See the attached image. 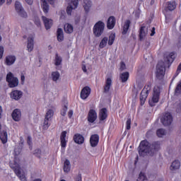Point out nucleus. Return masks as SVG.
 <instances>
[{
  "mask_svg": "<svg viewBox=\"0 0 181 181\" xmlns=\"http://www.w3.org/2000/svg\"><path fill=\"white\" fill-rule=\"evenodd\" d=\"M148 35V28H146L145 26H143L140 28L139 30V37L140 40H142L145 36Z\"/></svg>",
  "mask_w": 181,
  "mask_h": 181,
  "instance_id": "5701e85b",
  "label": "nucleus"
},
{
  "mask_svg": "<svg viewBox=\"0 0 181 181\" xmlns=\"http://www.w3.org/2000/svg\"><path fill=\"white\" fill-rule=\"evenodd\" d=\"M49 121H50V119H45L44 121V128H45L47 129V128H49Z\"/></svg>",
  "mask_w": 181,
  "mask_h": 181,
  "instance_id": "49530a36",
  "label": "nucleus"
},
{
  "mask_svg": "<svg viewBox=\"0 0 181 181\" xmlns=\"http://www.w3.org/2000/svg\"><path fill=\"white\" fill-rule=\"evenodd\" d=\"M107 117H108V112L105 108H103L99 113L100 120L104 121L107 119Z\"/></svg>",
  "mask_w": 181,
  "mask_h": 181,
  "instance_id": "aec40b11",
  "label": "nucleus"
},
{
  "mask_svg": "<svg viewBox=\"0 0 181 181\" xmlns=\"http://www.w3.org/2000/svg\"><path fill=\"white\" fill-rule=\"evenodd\" d=\"M74 141L78 145H82V144H84V136L80 134H76L74 136Z\"/></svg>",
  "mask_w": 181,
  "mask_h": 181,
  "instance_id": "dca6fc26",
  "label": "nucleus"
},
{
  "mask_svg": "<svg viewBox=\"0 0 181 181\" xmlns=\"http://www.w3.org/2000/svg\"><path fill=\"white\" fill-rule=\"evenodd\" d=\"M75 23L76 25L80 23V17H76L75 19Z\"/></svg>",
  "mask_w": 181,
  "mask_h": 181,
  "instance_id": "4d7b16f0",
  "label": "nucleus"
},
{
  "mask_svg": "<svg viewBox=\"0 0 181 181\" xmlns=\"http://www.w3.org/2000/svg\"><path fill=\"white\" fill-rule=\"evenodd\" d=\"M25 2H27L28 5H32V4H33V0H25Z\"/></svg>",
  "mask_w": 181,
  "mask_h": 181,
  "instance_id": "052dcab7",
  "label": "nucleus"
},
{
  "mask_svg": "<svg viewBox=\"0 0 181 181\" xmlns=\"http://www.w3.org/2000/svg\"><path fill=\"white\" fill-rule=\"evenodd\" d=\"M173 60H175V54L173 52H171L165 58V62L168 63V64L173 63Z\"/></svg>",
  "mask_w": 181,
  "mask_h": 181,
  "instance_id": "7c9ffc66",
  "label": "nucleus"
},
{
  "mask_svg": "<svg viewBox=\"0 0 181 181\" xmlns=\"http://www.w3.org/2000/svg\"><path fill=\"white\" fill-rule=\"evenodd\" d=\"M42 19L44 22L46 30H49V29L53 26V21L52 19L47 18L45 16H42Z\"/></svg>",
  "mask_w": 181,
  "mask_h": 181,
  "instance_id": "2eb2a0df",
  "label": "nucleus"
},
{
  "mask_svg": "<svg viewBox=\"0 0 181 181\" xmlns=\"http://www.w3.org/2000/svg\"><path fill=\"white\" fill-rule=\"evenodd\" d=\"M15 9L18 15L21 18H28V13L25 11V9L23 8V6H22V4H21V2L16 1Z\"/></svg>",
  "mask_w": 181,
  "mask_h": 181,
  "instance_id": "0eeeda50",
  "label": "nucleus"
},
{
  "mask_svg": "<svg viewBox=\"0 0 181 181\" xmlns=\"http://www.w3.org/2000/svg\"><path fill=\"white\" fill-rule=\"evenodd\" d=\"M76 181H81V175H79Z\"/></svg>",
  "mask_w": 181,
  "mask_h": 181,
  "instance_id": "69168bd1",
  "label": "nucleus"
},
{
  "mask_svg": "<svg viewBox=\"0 0 181 181\" xmlns=\"http://www.w3.org/2000/svg\"><path fill=\"white\" fill-rule=\"evenodd\" d=\"M16 60V57L15 56H8L6 58V63L7 64V66H12V64H13V63H15Z\"/></svg>",
  "mask_w": 181,
  "mask_h": 181,
  "instance_id": "393cba45",
  "label": "nucleus"
},
{
  "mask_svg": "<svg viewBox=\"0 0 181 181\" xmlns=\"http://www.w3.org/2000/svg\"><path fill=\"white\" fill-rule=\"evenodd\" d=\"M62 59L60 56H59V54H56L55 55V66H60L62 64Z\"/></svg>",
  "mask_w": 181,
  "mask_h": 181,
  "instance_id": "a19ab883",
  "label": "nucleus"
},
{
  "mask_svg": "<svg viewBox=\"0 0 181 181\" xmlns=\"http://www.w3.org/2000/svg\"><path fill=\"white\" fill-rule=\"evenodd\" d=\"M48 2L51 4L53 5L54 4V0H48Z\"/></svg>",
  "mask_w": 181,
  "mask_h": 181,
  "instance_id": "338daca9",
  "label": "nucleus"
},
{
  "mask_svg": "<svg viewBox=\"0 0 181 181\" xmlns=\"http://www.w3.org/2000/svg\"><path fill=\"white\" fill-rule=\"evenodd\" d=\"M107 43H108V37H105L102 39V40L99 45V47H100V49H104V47H105V46H107Z\"/></svg>",
  "mask_w": 181,
  "mask_h": 181,
  "instance_id": "e433bc0d",
  "label": "nucleus"
},
{
  "mask_svg": "<svg viewBox=\"0 0 181 181\" xmlns=\"http://www.w3.org/2000/svg\"><path fill=\"white\" fill-rule=\"evenodd\" d=\"M112 84V80H111L110 78H107L105 83L103 93H109L110 89L111 88Z\"/></svg>",
  "mask_w": 181,
  "mask_h": 181,
  "instance_id": "6ab92c4d",
  "label": "nucleus"
},
{
  "mask_svg": "<svg viewBox=\"0 0 181 181\" xmlns=\"http://www.w3.org/2000/svg\"><path fill=\"white\" fill-rule=\"evenodd\" d=\"M180 168V161L179 160H174L170 167V170H177Z\"/></svg>",
  "mask_w": 181,
  "mask_h": 181,
  "instance_id": "412c9836",
  "label": "nucleus"
},
{
  "mask_svg": "<svg viewBox=\"0 0 181 181\" xmlns=\"http://www.w3.org/2000/svg\"><path fill=\"white\" fill-rule=\"evenodd\" d=\"M142 85L141 83H137L136 86H134L133 91L134 93H136V94H138L139 91L140 90H142Z\"/></svg>",
  "mask_w": 181,
  "mask_h": 181,
  "instance_id": "37998d69",
  "label": "nucleus"
},
{
  "mask_svg": "<svg viewBox=\"0 0 181 181\" xmlns=\"http://www.w3.org/2000/svg\"><path fill=\"white\" fill-rule=\"evenodd\" d=\"M177 112H181V102L177 103Z\"/></svg>",
  "mask_w": 181,
  "mask_h": 181,
  "instance_id": "3c124183",
  "label": "nucleus"
},
{
  "mask_svg": "<svg viewBox=\"0 0 181 181\" xmlns=\"http://www.w3.org/2000/svg\"><path fill=\"white\" fill-rule=\"evenodd\" d=\"M180 71H181V63L177 66V71L175 74V77H176L177 76H179V73H180Z\"/></svg>",
  "mask_w": 181,
  "mask_h": 181,
  "instance_id": "09e8293b",
  "label": "nucleus"
},
{
  "mask_svg": "<svg viewBox=\"0 0 181 181\" xmlns=\"http://www.w3.org/2000/svg\"><path fill=\"white\" fill-rule=\"evenodd\" d=\"M66 135H67V132L66 131L62 132L61 134L60 141L62 148H66Z\"/></svg>",
  "mask_w": 181,
  "mask_h": 181,
  "instance_id": "b1692460",
  "label": "nucleus"
},
{
  "mask_svg": "<svg viewBox=\"0 0 181 181\" xmlns=\"http://www.w3.org/2000/svg\"><path fill=\"white\" fill-rule=\"evenodd\" d=\"M64 29V32H66V33H73V30H74L73 25H71L69 23L65 24Z\"/></svg>",
  "mask_w": 181,
  "mask_h": 181,
  "instance_id": "473e14b6",
  "label": "nucleus"
},
{
  "mask_svg": "<svg viewBox=\"0 0 181 181\" xmlns=\"http://www.w3.org/2000/svg\"><path fill=\"white\" fill-rule=\"evenodd\" d=\"M160 95V87H154L153 94L151 100L149 101L151 107H153L154 104L159 102V96Z\"/></svg>",
  "mask_w": 181,
  "mask_h": 181,
  "instance_id": "423d86ee",
  "label": "nucleus"
},
{
  "mask_svg": "<svg viewBox=\"0 0 181 181\" xmlns=\"http://www.w3.org/2000/svg\"><path fill=\"white\" fill-rule=\"evenodd\" d=\"M54 115V112L53 111V110H49L45 115L46 119L51 120Z\"/></svg>",
  "mask_w": 181,
  "mask_h": 181,
  "instance_id": "ea45409f",
  "label": "nucleus"
},
{
  "mask_svg": "<svg viewBox=\"0 0 181 181\" xmlns=\"http://www.w3.org/2000/svg\"><path fill=\"white\" fill-rule=\"evenodd\" d=\"M83 7H84L85 11L86 12H88V11H90V8H91V1L84 0Z\"/></svg>",
  "mask_w": 181,
  "mask_h": 181,
  "instance_id": "c9c22d12",
  "label": "nucleus"
},
{
  "mask_svg": "<svg viewBox=\"0 0 181 181\" xmlns=\"http://www.w3.org/2000/svg\"><path fill=\"white\" fill-rule=\"evenodd\" d=\"M129 78V73L128 72H124L120 76L122 83H125V81H127Z\"/></svg>",
  "mask_w": 181,
  "mask_h": 181,
  "instance_id": "f704fd0d",
  "label": "nucleus"
},
{
  "mask_svg": "<svg viewBox=\"0 0 181 181\" xmlns=\"http://www.w3.org/2000/svg\"><path fill=\"white\" fill-rule=\"evenodd\" d=\"M131 25V21L127 20L124 22V25H123V31L122 35H127L128 32V29H129V25Z\"/></svg>",
  "mask_w": 181,
  "mask_h": 181,
  "instance_id": "c85d7f7f",
  "label": "nucleus"
},
{
  "mask_svg": "<svg viewBox=\"0 0 181 181\" xmlns=\"http://www.w3.org/2000/svg\"><path fill=\"white\" fill-rule=\"evenodd\" d=\"M0 139L2 144H6V142H8V133L5 131H3L0 134Z\"/></svg>",
  "mask_w": 181,
  "mask_h": 181,
  "instance_id": "cd10ccee",
  "label": "nucleus"
},
{
  "mask_svg": "<svg viewBox=\"0 0 181 181\" xmlns=\"http://www.w3.org/2000/svg\"><path fill=\"white\" fill-rule=\"evenodd\" d=\"M6 81L8 83V87L13 88L14 87H18L19 85V80L18 78L13 76L12 72H9L6 76Z\"/></svg>",
  "mask_w": 181,
  "mask_h": 181,
  "instance_id": "39448f33",
  "label": "nucleus"
},
{
  "mask_svg": "<svg viewBox=\"0 0 181 181\" xmlns=\"http://www.w3.org/2000/svg\"><path fill=\"white\" fill-rule=\"evenodd\" d=\"M91 93V88L88 86L84 87L81 92V98L86 100L88 98V95Z\"/></svg>",
  "mask_w": 181,
  "mask_h": 181,
  "instance_id": "f8f14e48",
  "label": "nucleus"
},
{
  "mask_svg": "<svg viewBox=\"0 0 181 181\" xmlns=\"http://www.w3.org/2000/svg\"><path fill=\"white\" fill-rule=\"evenodd\" d=\"M115 22H116L115 17L114 16L109 17L107 21V29H114V27L115 26Z\"/></svg>",
  "mask_w": 181,
  "mask_h": 181,
  "instance_id": "f3484780",
  "label": "nucleus"
},
{
  "mask_svg": "<svg viewBox=\"0 0 181 181\" xmlns=\"http://www.w3.org/2000/svg\"><path fill=\"white\" fill-rule=\"evenodd\" d=\"M4 4H5V0H0V6L4 5Z\"/></svg>",
  "mask_w": 181,
  "mask_h": 181,
  "instance_id": "774afa93",
  "label": "nucleus"
},
{
  "mask_svg": "<svg viewBox=\"0 0 181 181\" xmlns=\"http://www.w3.org/2000/svg\"><path fill=\"white\" fill-rule=\"evenodd\" d=\"M82 70L84 73H87V68H86V65H82Z\"/></svg>",
  "mask_w": 181,
  "mask_h": 181,
  "instance_id": "680f3d73",
  "label": "nucleus"
},
{
  "mask_svg": "<svg viewBox=\"0 0 181 181\" xmlns=\"http://www.w3.org/2000/svg\"><path fill=\"white\" fill-rule=\"evenodd\" d=\"M31 139L32 138H30V136L28 137L27 144H28V145H30L32 144Z\"/></svg>",
  "mask_w": 181,
  "mask_h": 181,
  "instance_id": "13d9d810",
  "label": "nucleus"
},
{
  "mask_svg": "<svg viewBox=\"0 0 181 181\" xmlns=\"http://www.w3.org/2000/svg\"><path fill=\"white\" fill-rule=\"evenodd\" d=\"M167 9L168 11H175L176 9V2L175 1L167 2Z\"/></svg>",
  "mask_w": 181,
  "mask_h": 181,
  "instance_id": "2f4dec72",
  "label": "nucleus"
},
{
  "mask_svg": "<svg viewBox=\"0 0 181 181\" xmlns=\"http://www.w3.org/2000/svg\"><path fill=\"white\" fill-rule=\"evenodd\" d=\"M21 144H20V146H18L14 149V153L16 156L21 154L22 152V145H23V140H22V138H21Z\"/></svg>",
  "mask_w": 181,
  "mask_h": 181,
  "instance_id": "72a5a7b5",
  "label": "nucleus"
},
{
  "mask_svg": "<svg viewBox=\"0 0 181 181\" xmlns=\"http://www.w3.org/2000/svg\"><path fill=\"white\" fill-rule=\"evenodd\" d=\"M4 56V47H0V59H2Z\"/></svg>",
  "mask_w": 181,
  "mask_h": 181,
  "instance_id": "864d4df0",
  "label": "nucleus"
},
{
  "mask_svg": "<svg viewBox=\"0 0 181 181\" xmlns=\"http://www.w3.org/2000/svg\"><path fill=\"white\" fill-rule=\"evenodd\" d=\"M115 40V34H110L108 40L109 46H112Z\"/></svg>",
  "mask_w": 181,
  "mask_h": 181,
  "instance_id": "79ce46f5",
  "label": "nucleus"
},
{
  "mask_svg": "<svg viewBox=\"0 0 181 181\" xmlns=\"http://www.w3.org/2000/svg\"><path fill=\"white\" fill-rule=\"evenodd\" d=\"M95 119H97V112L94 110H90L88 115V121L93 123Z\"/></svg>",
  "mask_w": 181,
  "mask_h": 181,
  "instance_id": "4468645a",
  "label": "nucleus"
},
{
  "mask_svg": "<svg viewBox=\"0 0 181 181\" xmlns=\"http://www.w3.org/2000/svg\"><path fill=\"white\" fill-rule=\"evenodd\" d=\"M52 79L54 81H57V80H59V78H60V73H59L58 71H54L52 73Z\"/></svg>",
  "mask_w": 181,
  "mask_h": 181,
  "instance_id": "4c0bfd02",
  "label": "nucleus"
},
{
  "mask_svg": "<svg viewBox=\"0 0 181 181\" xmlns=\"http://www.w3.org/2000/svg\"><path fill=\"white\" fill-rule=\"evenodd\" d=\"M125 69H126L125 63L121 62L120 63V70H125Z\"/></svg>",
  "mask_w": 181,
  "mask_h": 181,
  "instance_id": "603ef678",
  "label": "nucleus"
},
{
  "mask_svg": "<svg viewBox=\"0 0 181 181\" xmlns=\"http://www.w3.org/2000/svg\"><path fill=\"white\" fill-rule=\"evenodd\" d=\"M68 116L69 118H71V117H73V110H69V112H68Z\"/></svg>",
  "mask_w": 181,
  "mask_h": 181,
  "instance_id": "bf43d9fd",
  "label": "nucleus"
},
{
  "mask_svg": "<svg viewBox=\"0 0 181 181\" xmlns=\"http://www.w3.org/2000/svg\"><path fill=\"white\" fill-rule=\"evenodd\" d=\"M21 81H22V83L25 82V75H23V74L21 75Z\"/></svg>",
  "mask_w": 181,
  "mask_h": 181,
  "instance_id": "0e129e2a",
  "label": "nucleus"
},
{
  "mask_svg": "<svg viewBox=\"0 0 181 181\" xmlns=\"http://www.w3.org/2000/svg\"><path fill=\"white\" fill-rule=\"evenodd\" d=\"M135 15H136V18H139V15H141V10L138 9L137 11H136Z\"/></svg>",
  "mask_w": 181,
  "mask_h": 181,
  "instance_id": "6e6d98bb",
  "label": "nucleus"
},
{
  "mask_svg": "<svg viewBox=\"0 0 181 181\" xmlns=\"http://www.w3.org/2000/svg\"><path fill=\"white\" fill-rule=\"evenodd\" d=\"M155 35V27H153L151 30V36H153Z\"/></svg>",
  "mask_w": 181,
  "mask_h": 181,
  "instance_id": "e2e57ef3",
  "label": "nucleus"
},
{
  "mask_svg": "<svg viewBox=\"0 0 181 181\" xmlns=\"http://www.w3.org/2000/svg\"><path fill=\"white\" fill-rule=\"evenodd\" d=\"M41 6L45 13H47L49 12V4L46 0H41Z\"/></svg>",
  "mask_w": 181,
  "mask_h": 181,
  "instance_id": "c756f323",
  "label": "nucleus"
},
{
  "mask_svg": "<svg viewBox=\"0 0 181 181\" xmlns=\"http://www.w3.org/2000/svg\"><path fill=\"white\" fill-rule=\"evenodd\" d=\"M35 23L37 26H40V20L39 18H35Z\"/></svg>",
  "mask_w": 181,
  "mask_h": 181,
  "instance_id": "5fc2aeb1",
  "label": "nucleus"
},
{
  "mask_svg": "<svg viewBox=\"0 0 181 181\" xmlns=\"http://www.w3.org/2000/svg\"><path fill=\"white\" fill-rule=\"evenodd\" d=\"M34 154L36 155L37 158H40V155L42 154V151L40 149L37 148L35 150Z\"/></svg>",
  "mask_w": 181,
  "mask_h": 181,
  "instance_id": "a18cd8bd",
  "label": "nucleus"
},
{
  "mask_svg": "<svg viewBox=\"0 0 181 181\" xmlns=\"http://www.w3.org/2000/svg\"><path fill=\"white\" fill-rule=\"evenodd\" d=\"M149 91H151V87L149 86H148L146 88H144L141 90L140 94L141 105H144V104H145V102L146 101V98H148Z\"/></svg>",
  "mask_w": 181,
  "mask_h": 181,
  "instance_id": "1a4fd4ad",
  "label": "nucleus"
},
{
  "mask_svg": "<svg viewBox=\"0 0 181 181\" xmlns=\"http://www.w3.org/2000/svg\"><path fill=\"white\" fill-rule=\"evenodd\" d=\"M146 180V176L144 173H140L139 177L137 179L138 181H144Z\"/></svg>",
  "mask_w": 181,
  "mask_h": 181,
  "instance_id": "c03bdc74",
  "label": "nucleus"
},
{
  "mask_svg": "<svg viewBox=\"0 0 181 181\" xmlns=\"http://www.w3.org/2000/svg\"><path fill=\"white\" fill-rule=\"evenodd\" d=\"M10 166L11 169L15 172L16 175L19 177L21 181H26V177L25 174L21 171V167H19V164L14 160V163H10Z\"/></svg>",
  "mask_w": 181,
  "mask_h": 181,
  "instance_id": "20e7f679",
  "label": "nucleus"
},
{
  "mask_svg": "<svg viewBox=\"0 0 181 181\" xmlns=\"http://www.w3.org/2000/svg\"><path fill=\"white\" fill-rule=\"evenodd\" d=\"M139 148V153L140 156H146V155L152 156V155L157 152L158 149H160V143H159V141H156L152 144H150L148 141L144 140L141 141Z\"/></svg>",
  "mask_w": 181,
  "mask_h": 181,
  "instance_id": "f257e3e1",
  "label": "nucleus"
},
{
  "mask_svg": "<svg viewBox=\"0 0 181 181\" xmlns=\"http://www.w3.org/2000/svg\"><path fill=\"white\" fill-rule=\"evenodd\" d=\"M66 112H67V106H64L62 109V110L61 111V115H62V117H64L66 115Z\"/></svg>",
  "mask_w": 181,
  "mask_h": 181,
  "instance_id": "de8ad7c7",
  "label": "nucleus"
},
{
  "mask_svg": "<svg viewBox=\"0 0 181 181\" xmlns=\"http://www.w3.org/2000/svg\"><path fill=\"white\" fill-rule=\"evenodd\" d=\"M156 134L159 138H162V136H165V135H166V130L164 129H159L157 130Z\"/></svg>",
  "mask_w": 181,
  "mask_h": 181,
  "instance_id": "58836bf2",
  "label": "nucleus"
},
{
  "mask_svg": "<svg viewBox=\"0 0 181 181\" xmlns=\"http://www.w3.org/2000/svg\"><path fill=\"white\" fill-rule=\"evenodd\" d=\"M33 46H34L33 37H30L28 38V44H27V49L28 52H32V50H33Z\"/></svg>",
  "mask_w": 181,
  "mask_h": 181,
  "instance_id": "bb28decb",
  "label": "nucleus"
},
{
  "mask_svg": "<svg viewBox=\"0 0 181 181\" xmlns=\"http://www.w3.org/2000/svg\"><path fill=\"white\" fill-rule=\"evenodd\" d=\"M71 169V165L70 164V160H66L64 163L63 170L64 173H69Z\"/></svg>",
  "mask_w": 181,
  "mask_h": 181,
  "instance_id": "4be33fe9",
  "label": "nucleus"
},
{
  "mask_svg": "<svg viewBox=\"0 0 181 181\" xmlns=\"http://www.w3.org/2000/svg\"><path fill=\"white\" fill-rule=\"evenodd\" d=\"M78 5V1H71L69 3V5L66 8V13L68 15H71V11L73 9H76Z\"/></svg>",
  "mask_w": 181,
  "mask_h": 181,
  "instance_id": "9b49d317",
  "label": "nucleus"
},
{
  "mask_svg": "<svg viewBox=\"0 0 181 181\" xmlns=\"http://www.w3.org/2000/svg\"><path fill=\"white\" fill-rule=\"evenodd\" d=\"M172 121H173V117L170 112L165 113L160 119V122L164 127H169L172 124Z\"/></svg>",
  "mask_w": 181,
  "mask_h": 181,
  "instance_id": "6e6552de",
  "label": "nucleus"
},
{
  "mask_svg": "<svg viewBox=\"0 0 181 181\" xmlns=\"http://www.w3.org/2000/svg\"><path fill=\"white\" fill-rule=\"evenodd\" d=\"M104 28H105V23L101 21L95 24L93 26V35L95 37H100L104 33Z\"/></svg>",
  "mask_w": 181,
  "mask_h": 181,
  "instance_id": "7ed1b4c3",
  "label": "nucleus"
},
{
  "mask_svg": "<svg viewBox=\"0 0 181 181\" xmlns=\"http://www.w3.org/2000/svg\"><path fill=\"white\" fill-rule=\"evenodd\" d=\"M11 116L14 121H21V117H22L21 110H19V109H15L13 111Z\"/></svg>",
  "mask_w": 181,
  "mask_h": 181,
  "instance_id": "a211bd4d",
  "label": "nucleus"
},
{
  "mask_svg": "<svg viewBox=\"0 0 181 181\" xmlns=\"http://www.w3.org/2000/svg\"><path fill=\"white\" fill-rule=\"evenodd\" d=\"M57 36L58 42H63L64 40V34L62 28H58L57 30Z\"/></svg>",
  "mask_w": 181,
  "mask_h": 181,
  "instance_id": "a878e982",
  "label": "nucleus"
},
{
  "mask_svg": "<svg viewBox=\"0 0 181 181\" xmlns=\"http://www.w3.org/2000/svg\"><path fill=\"white\" fill-rule=\"evenodd\" d=\"M23 95V92L18 90H14L10 93L11 98H12V100H16V101H18V100H21Z\"/></svg>",
  "mask_w": 181,
  "mask_h": 181,
  "instance_id": "9d476101",
  "label": "nucleus"
},
{
  "mask_svg": "<svg viewBox=\"0 0 181 181\" xmlns=\"http://www.w3.org/2000/svg\"><path fill=\"white\" fill-rule=\"evenodd\" d=\"M165 71L166 69L165 68V62H163V61H160L156 66V78H158V80H163V77H165Z\"/></svg>",
  "mask_w": 181,
  "mask_h": 181,
  "instance_id": "f03ea898",
  "label": "nucleus"
},
{
  "mask_svg": "<svg viewBox=\"0 0 181 181\" xmlns=\"http://www.w3.org/2000/svg\"><path fill=\"white\" fill-rule=\"evenodd\" d=\"M126 125H127V129H131V119H127L126 122Z\"/></svg>",
  "mask_w": 181,
  "mask_h": 181,
  "instance_id": "8fccbe9b",
  "label": "nucleus"
},
{
  "mask_svg": "<svg viewBox=\"0 0 181 181\" xmlns=\"http://www.w3.org/2000/svg\"><path fill=\"white\" fill-rule=\"evenodd\" d=\"M98 141H100V136L98 134H93L90 138V144L92 148H95L98 145Z\"/></svg>",
  "mask_w": 181,
  "mask_h": 181,
  "instance_id": "ddd939ff",
  "label": "nucleus"
}]
</instances>
